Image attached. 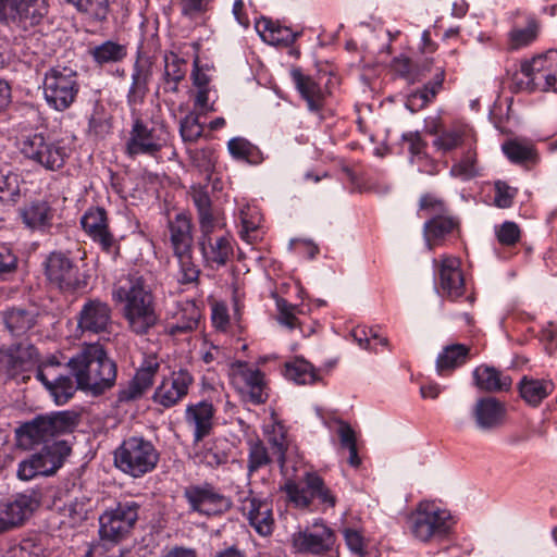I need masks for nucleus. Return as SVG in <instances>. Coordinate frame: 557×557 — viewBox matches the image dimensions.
<instances>
[{
    "label": "nucleus",
    "instance_id": "obj_1",
    "mask_svg": "<svg viewBox=\"0 0 557 557\" xmlns=\"http://www.w3.org/2000/svg\"><path fill=\"white\" fill-rule=\"evenodd\" d=\"M115 301L123 302L122 317L127 330L138 336L147 335L154 329L160 315L153 288L148 277L139 273H129L113 289Z\"/></svg>",
    "mask_w": 557,
    "mask_h": 557
},
{
    "label": "nucleus",
    "instance_id": "obj_2",
    "mask_svg": "<svg viewBox=\"0 0 557 557\" xmlns=\"http://www.w3.org/2000/svg\"><path fill=\"white\" fill-rule=\"evenodd\" d=\"M77 387L100 395L114 385L116 364L99 343L84 345L67 361Z\"/></svg>",
    "mask_w": 557,
    "mask_h": 557
},
{
    "label": "nucleus",
    "instance_id": "obj_3",
    "mask_svg": "<svg viewBox=\"0 0 557 557\" xmlns=\"http://www.w3.org/2000/svg\"><path fill=\"white\" fill-rule=\"evenodd\" d=\"M77 424V414L73 411H58L51 414L37 416L32 421L25 422L16 430L20 446L33 449L60 435L72 432Z\"/></svg>",
    "mask_w": 557,
    "mask_h": 557
},
{
    "label": "nucleus",
    "instance_id": "obj_4",
    "mask_svg": "<svg viewBox=\"0 0 557 557\" xmlns=\"http://www.w3.org/2000/svg\"><path fill=\"white\" fill-rule=\"evenodd\" d=\"M159 458L154 445L141 436L124 440L114 451L115 467L133 478H141L151 472L157 467Z\"/></svg>",
    "mask_w": 557,
    "mask_h": 557
},
{
    "label": "nucleus",
    "instance_id": "obj_5",
    "mask_svg": "<svg viewBox=\"0 0 557 557\" xmlns=\"http://www.w3.org/2000/svg\"><path fill=\"white\" fill-rule=\"evenodd\" d=\"M42 88L48 106L60 112L65 111L78 95V74L69 66H52L44 75Z\"/></svg>",
    "mask_w": 557,
    "mask_h": 557
},
{
    "label": "nucleus",
    "instance_id": "obj_6",
    "mask_svg": "<svg viewBox=\"0 0 557 557\" xmlns=\"http://www.w3.org/2000/svg\"><path fill=\"white\" fill-rule=\"evenodd\" d=\"M47 13L44 0H0V24L20 36L30 33Z\"/></svg>",
    "mask_w": 557,
    "mask_h": 557
},
{
    "label": "nucleus",
    "instance_id": "obj_7",
    "mask_svg": "<svg viewBox=\"0 0 557 557\" xmlns=\"http://www.w3.org/2000/svg\"><path fill=\"white\" fill-rule=\"evenodd\" d=\"M412 535L421 542L446 535L451 525V516L434 503L421 502L408 517Z\"/></svg>",
    "mask_w": 557,
    "mask_h": 557
},
{
    "label": "nucleus",
    "instance_id": "obj_8",
    "mask_svg": "<svg viewBox=\"0 0 557 557\" xmlns=\"http://www.w3.org/2000/svg\"><path fill=\"white\" fill-rule=\"evenodd\" d=\"M140 507L135 500H122L114 508L106 510L99 518L100 539L110 543L123 540L134 529Z\"/></svg>",
    "mask_w": 557,
    "mask_h": 557
},
{
    "label": "nucleus",
    "instance_id": "obj_9",
    "mask_svg": "<svg viewBox=\"0 0 557 557\" xmlns=\"http://www.w3.org/2000/svg\"><path fill=\"white\" fill-rule=\"evenodd\" d=\"M20 149L26 159L50 171L61 169L67 158L66 148L60 141L40 133L24 136Z\"/></svg>",
    "mask_w": 557,
    "mask_h": 557
},
{
    "label": "nucleus",
    "instance_id": "obj_10",
    "mask_svg": "<svg viewBox=\"0 0 557 557\" xmlns=\"http://www.w3.org/2000/svg\"><path fill=\"white\" fill-rule=\"evenodd\" d=\"M183 497L188 504L189 511L206 517L221 516L233 505L230 497L209 482L187 485L183 491Z\"/></svg>",
    "mask_w": 557,
    "mask_h": 557
},
{
    "label": "nucleus",
    "instance_id": "obj_11",
    "mask_svg": "<svg viewBox=\"0 0 557 557\" xmlns=\"http://www.w3.org/2000/svg\"><path fill=\"white\" fill-rule=\"evenodd\" d=\"M77 331L83 335L110 334L113 326V309L100 298H87L76 314Z\"/></svg>",
    "mask_w": 557,
    "mask_h": 557
},
{
    "label": "nucleus",
    "instance_id": "obj_12",
    "mask_svg": "<svg viewBox=\"0 0 557 557\" xmlns=\"http://www.w3.org/2000/svg\"><path fill=\"white\" fill-rule=\"evenodd\" d=\"M48 281L64 292H72L86 286L87 282L79 273L78 267L64 252H51L45 262Z\"/></svg>",
    "mask_w": 557,
    "mask_h": 557
},
{
    "label": "nucleus",
    "instance_id": "obj_13",
    "mask_svg": "<svg viewBox=\"0 0 557 557\" xmlns=\"http://www.w3.org/2000/svg\"><path fill=\"white\" fill-rule=\"evenodd\" d=\"M38 362L36 347L27 343L0 348V380L7 381L29 371Z\"/></svg>",
    "mask_w": 557,
    "mask_h": 557
},
{
    "label": "nucleus",
    "instance_id": "obj_14",
    "mask_svg": "<svg viewBox=\"0 0 557 557\" xmlns=\"http://www.w3.org/2000/svg\"><path fill=\"white\" fill-rule=\"evenodd\" d=\"M305 482L306 487H300L292 481H288L284 486L289 500L297 507H308L313 498L329 508H333L336 505V496L325 485L321 476L315 473H307Z\"/></svg>",
    "mask_w": 557,
    "mask_h": 557
},
{
    "label": "nucleus",
    "instance_id": "obj_15",
    "mask_svg": "<svg viewBox=\"0 0 557 557\" xmlns=\"http://www.w3.org/2000/svg\"><path fill=\"white\" fill-rule=\"evenodd\" d=\"M194 381V375L186 368L172 370L156 388L153 401L164 408L176 406L188 395Z\"/></svg>",
    "mask_w": 557,
    "mask_h": 557
},
{
    "label": "nucleus",
    "instance_id": "obj_16",
    "mask_svg": "<svg viewBox=\"0 0 557 557\" xmlns=\"http://www.w3.org/2000/svg\"><path fill=\"white\" fill-rule=\"evenodd\" d=\"M437 273V293L442 297L455 300L463 295L465 280L460 270V260L444 255L433 260Z\"/></svg>",
    "mask_w": 557,
    "mask_h": 557
},
{
    "label": "nucleus",
    "instance_id": "obj_17",
    "mask_svg": "<svg viewBox=\"0 0 557 557\" xmlns=\"http://www.w3.org/2000/svg\"><path fill=\"white\" fill-rule=\"evenodd\" d=\"M290 542L296 553L322 555L332 549L335 534L324 523H314L311 529L295 532Z\"/></svg>",
    "mask_w": 557,
    "mask_h": 557
},
{
    "label": "nucleus",
    "instance_id": "obj_18",
    "mask_svg": "<svg viewBox=\"0 0 557 557\" xmlns=\"http://www.w3.org/2000/svg\"><path fill=\"white\" fill-rule=\"evenodd\" d=\"M164 146V140L156 135L153 128H149L139 117L135 119L125 144V153L135 159L138 156L158 158Z\"/></svg>",
    "mask_w": 557,
    "mask_h": 557
},
{
    "label": "nucleus",
    "instance_id": "obj_19",
    "mask_svg": "<svg viewBox=\"0 0 557 557\" xmlns=\"http://www.w3.org/2000/svg\"><path fill=\"white\" fill-rule=\"evenodd\" d=\"M471 417L475 428L490 433L499 430L506 422V405L492 396L479 398L472 407Z\"/></svg>",
    "mask_w": 557,
    "mask_h": 557
},
{
    "label": "nucleus",
    "instance_id": "obj_20",
    "mask_svg": "<svg viewBox=\"0 0 557 557\" xmlns=\"http://www.w3.org/2000/svg\"><path fill=\"white\" fill-rule=\"evenodd\" d=\"M39 506L35 493H23L16 495L0 506V533L20 527L28 519Z\"/></svg>",
    "mask_w": 557,
    "mask_h": 557
},
{
    "label": "nucleus",
    "instance_id": "obj_21",
    "mask_svg": "<svg viewBox=\"0 0 557 557\" xmlns=\"http://www.w3.org/2000/svg\"><path fill=\"white\" fill-rule=\"evenodd\" d=\"M84 231L97 243L107 253L116 255L114 237L108 227L107 212L103 208L94 207L88 209L81 219Z\"/></svg>",
    "mask_w": 557,
    "mask_h": 557
},
{
    "label": "nucleus",
    "instance_id": "obj_22",
    "mask_svg": "<svg viewBox=\"0 0 557 557\" xmlns=\"http://www.w3.org/2000/svg\"><path fill=\"white\" fill-rule=\"evenodd\" d=\"M215 408L207 400L190 404L185 410V421L193 428L194 442L199 443L209 436L213 429Z\"/></svg>",
    "mask_w": 557,
    "mask_h": 557
},
{
    "label": "nucleus",
    "instance_id": "obj_23",
    "mask_svg": "<svg viewBox=\"0 0 557 557\" xmlns=\"http://www.w3.org/2000/svg\"><path fill=\"white\" fill-rule=\"evenodd\" d=\"M235 379L243 383V389L248 393L249 400L255 405L264 404L268 400V387L264 374L246 362H237Z\"/></svg>",
    "mask_w": 557,
    "mask_h": 557
},
{
    "label": "nucleus",
    "instance_id": "obj_24",
    "mask_svg": "<svg viewBox=\"0 0 557 557\" xmlns=\"http://www.w3.org/2000/svg\"><path fill=\"white\" fill-rule=\"evenodd\" d=\"M191 199L197 209L200 235L197 242H207L213 238L212 234L220 226L219 220L208 191L205 188H193Z\"/></svg>",
    "mask_w": 557,
    "mask_h": 557
},
{
    "label": "nucleus",
    "instance_id": "obj_25",
    "mask_svg": "<svg viewBox=\"0 0 557 557\" xmlns=\"http://www.w3.org/2000/svg\"><path fill=\"white\" fill-rule=\"evenodd\" d=\"M160 363L156 356H147L128 386L121 391L120 399L131 400L140 397L153 384Z\"/></svg>",
    "mask_w": 557,
    "mask_h": 557
},
{
    "label": "nucleus",
    "instance_id": "obj_26",
    "mask_svg": "<svg viewBox=\"0 0 557 557\" xmlns=\"http://www.w3.org/2000/svg\"><path fill=\"white\" fill-rule=\"evenodd\" d=\"M163 61L164 70L157 92L176 95L180 91V83L185 79L187 62L174 52H165Z\"/></svg>",
    "mask_w": 557,
    "mask_h": 557
},
{
    "label": "nucleus",
    "instance_id": "obj_27",
    "mask_svg": "<svg viewBox=\"0 0 557 557\" xmlns=\"http://www.w3.org/2000/svg\"><path fill=\"white\" fill-rule=\"evenodd\" d=\"M242 510L256 532L263 536L272 533L274 519L271 504L248 497L243 502Z\"/></svg>",
    "mask_w": 557,
    "mask_h": 557
},
{
    "label": "nucleus",
    "instance_id": "obj_28",
    "mask_svg": "<svg viewBox=\"0 0 557 557\" xmlns=\"http://www.w3.org/2000/svg\"><path fill=\"white\" fill-rule=\"evenodd\" d=\"M197 244L206 267H224L234 253L232 236L228 234Z\"/></svg>",
    "mask_w": 557,
    "mask_h": 557
},
{
    "label": "nucleus",
    "instance_id": "obj_29",
    "mask_svg": "<svg viewBox=\"0 0 557 557\" xmlns=\"http://www.w3.org/2000/svg\"><path fill=\"white\" fill-rule=\"evenodd\" d=\"M151 76L152 65L150 61L138 58L133 65L132 84L126 97L129 107H136L144 102Z\"/></svg>",
    "mask_w": 557,
    "mask_h": 557
},
{
    "label": "nucleus",
    "instance_id": "obj_30",
    "mask_svg": "<svg viewBox=\"0 0 557 557\" xmlns=\"http://www.w3.org/2000/svg\"><path fill=\"white\" fill-rule=\"evenodd\" d=\"M194 225L186 213H178L168 222L169 240L173 253L193 248Z\"/></svg>",
    "mask_w": 557,
    "mask_h": 557
},
{
    "label": "nucleus",
    "instance_id": "obj_31",
    "mask_svg": "<svg viewBox=\"0 0 557 557\" xmlns=\"http://www.w3.org/2000/svg\"><path fill=\"white\" fill-rule=\"evenodd\" d=\"M53 209L47 201L36 200L20 209V216L32 231L46 232L52 225Z\"/></svg>",
    "mask_w": 557,
    "mask_h": 557
},
{
    "label": "nucleus",
    "instance_id": "obj_32",
    "mask_svg": "<svg viewBox=\"0 0 557 557\" xmlns=\"http://www.w3.org/2000/svg\"><path fill=\"white\" fill-rule=\"evenodd\" d=\"M473 380L478 388L490 393L508 391L512 384L509 375L486 364H481L474 369Z\"/></svg>",
    "mask_w": 557,
    "mask_h": 557
},
{
    "label": "nucleus",
    "instance_id": "obj_33",
    "mask_svg": "<svg viewBox=\"0 0 557 557\" xmlns=\"http://www.w3.org/2000/svg\"><path fill=\"white\" fill-rule=\"evenodd\" d=\"M34 310L23 307H11L1 312V319L5 330L13 336L26 334L36 324Z\"/></svg>",
    "mask_w": 557,
    "mask_h": 557
},
{
    "label": "nucleus",
    "instance_id": "obj_34",
    "mask_svg": "<svg viewBox=\"0 0 557 557\" xmlns=\"http://www.w3.org/2000/svg\"><path fill=\"white\" fill-rule=\"evenodd\" d=\"M292 77L297 90L307 101L310 111H319L324 103L325 94L320 85L308 75L302 74L298 69L292 71Z\"/></svg>",
    "mask_w": 557,
    "mask_h": 557
},
{
    "label": "nucleus",
    "instance_id": "obj_35",
    "mask_svg": "<svg viewBox=\"0 0 557 557\" xmlns=\"http://www.w3.org/2000/svg\"><path fill=\"white\" fill-rule=\"evenodd\" d=\"M256 27L263 40L273 46L293 45L298 36V33L293 32L289 27L282 26L268 18H262Z\"/></svg>",
    "mask_w": 557,
    "mask_h": 557
},
{
    "label": "nucleus",
    "instance_id": "obj_36",
    "mask_svg": "<svg viewBox=\"0 0 557 557\" xmlns=\"http://www.w3.org/2000/svg\"><path fill=\"white\" fill-rule=\"evenodd\" d=\"M553 391L554 384L548 380L523 376L519 383L520 396L525 403L533 407H537Z\"/></svg>",
    "mask_w": 557,
    "mask_h": 557
},
{
    "label": "nucleus",
    "instance_id": "obj_37",
    "mask_svg": "<svg viewBox=\"0 0 557 557\" xmlns=\"http://www.w3.org/2000/svg\"><path fill=\"white\" fill-rule=\"evenodd\" d=\"M272 424L267 430L268 443L271 445L275 462L283 468L286 461V451L288 449L287 431L284 424L277 420L276 414L272 412Z\"/></svg>",
    "mask_w": 557,
    "mask_h": 557
},
{
    "label": "nucleus",
    "instance_id": "obj_38",
    "mask_svg": "<svg viewBox=\"0 0 557 557\" xmlns=\"http://www.w3.org/2000/svg\"><path fill=\"white\" fill-rule=\"evenodd\" d=\"M457 226L458 222L454 218L442 214L435 215L425 222L423 226V235L428 248L432 250L438 240L450 234Z\"/></svg>",
    "mask_w": 557,
    "mask_h": 557
},
{
    "label": "nucleus",
    "instance_id": "obj_39",
    "mask_svg": "<svg viewBox=\"0 0 557 557\" xmlns=\"http://www.w3.org/2000/svg\"><path fill=\"white\" fill-rule=\"evenodd\" d=\"M469 347L462 344L446 346L436 359V371L440 375L451 372L462 366L468 358Z\"/></svg>",
    "mask_w": 557,
    "mask_h": 557
},
{
    "label": "nucleus",
    "instance_id": "obj_40",
    "mask_svg": "<svg viewBox=\"0 0 557 557\" xmlns=\"http://www.w3.org/2000/svg\"><path fill=\"white\" fill-rule=\"evenodd\" d=\"M69 453L70 448L65 446L64 442H52L34 455L40 458L37 462L38 466L47 469V475H51L62 466L64 456Z\"/></svg>",
    "mask_w": 557,
    "mask_h": 557
},
{
    "label": "nucleus",
    "instance_id": "obj_41",
    "mask_svg": "<svg viewBox=\"0 0 557 557\" xmlns=\"http://www.w3.org/2000/svg\"><path fill=\"white\" fill-rule=\"evenodd\" d=\"M227 149L234 159L245 161L249 164H260L264 159L261 150L243 137L230 139Z\"/></svg>",
    "mask_w": 557,
    "mask_h": 557
},
{
    "label": "nucleus",
    "instance_id": "obj_42",
    "mask_svg": "<svg viewBox=\"0 0 557 557\" xmlns=\"http://www.w3.org/2000/svg\"><path fill=\"white\" fill-rule=\"evenodd\" d=\"M284 375L297 384H313L319 379L313 366L300 358L285 364Z\"/></svg>",
    "mask_w": 557,
    "mask_h": 557
},
{
    "label": "nucleus",
    "instance_id": "obj_43",
    "mask_svg": "<svg viewBox=\"0 0 557 557\" xmlns=\"http://www.w3.org/2000/svg\"><path fill=\"white\" fill-rule=\"evenodd\" d=\"M180 318L168 325L171 335L187 333L197 327L200 312L193 302H187L180 311Z\"/></svg>",
    "mask_w": 557,
    "mask_h": 557
},
{
    "label": "nucleus",
    "instance_id": "obj_44",
    "mask_svg": "<svg viewBox=\"0 0 557 557\" xmlns=\"http://www.w3.org/2000/svg\"><path fill=\"white\" fill-rule=\"evenodd\" d=\"M502 149L512 163L522 164L525 162H537V153L532 145L509 140L503 144Z\"/></svg>",
    "mask_w": 557,
    "mask_h": 557
},
{
    "label": "nucleus",
    "instance_id": "obj_45",
    "mask_svg": "<svg viewBox=\"0 0 557 557\" xmlns=\"http://www.w3.org/2000/svg\"><path fill=\"white\" fill-rule=\"evenodd\" d=\"M275 461L273 450H269L263 442L256 441L249 444L247 470L256 472Z\"/></svg>",
    "mask_w": 557,
    "mask_h": 557
},
{
    "label": "nucleus",
    "instance_id": "obj_46",
    "mask_svg": "<svg viewBox=\"0 0 557 557\" xmlns=\"http://www.w3.org/2000/svg\"><path fill=\"white\" fill-rule=\"evenodd\" d=\"M94 60L102 65L106 63H114L124 59L126 55V47L117 42L108 40L90 50Z\"/></svg>",
    "mask_w": 557,
    "mask_h": 557
},
{
    "label": "nucleus",
    "instance_id": "obj_47",
    "mask_svg": "<svg viewBox=\"0 0 557 557\" xmlns=\"http://www.w3.org/2000/svg\"><path fill=\"white\" fill-rule=\"evenodd\" d=\"M173 255L177 259L180 265V282L183 284L197 282L200 275V269L194 261L193 248L182 250Z\"/></svg>",
    "mask_w": 557,
    "mask_h": 557
},
{
    "label": "nucleus",
    "instance_id": "obj_48",
    "mask_svg": "<svg viewBox=\"0 0 557 557\" xmlns=\"http://www.w3.org/2000/svg\"><path fill=\"white\" fill-rule=\"evenodd\" d=\"M557 65V50H548L544 54L521 62L520 71L523 75L534 72H547L552 66Z\"/></svg>",
    "mask_w": 557,
    "mask_h": 557
},
{
    "label": "nucleus",
    "instance_id": "obj_49",
    "mask_svg": "<svg viewBox=\"0 0 557 557\" xmlns=\"http://www.w3.org/2000/svg\"><path fill=\"white\" fill-rule=\"evenodd\" d=\"M76 388H78L77 385H74L70 376L59 375L53 377V383L48 392L57 405H63L73 397Z\"/></svg>",
    "mask_w": 557,
    "mask_h": 557
},
{
    "label": "nucleus",
    "instance_id": "obj_50",
    "mask_svg": "<svg viewBox=\"0 0 557 557\" xmlns=\"http://www.w3.org/2000/svg\"><path fill=\"white\" fill-rule=\"evenodd\" d=\"M79 12L88 14L97 21H104L109 12V0H66Z\"/></svg>",
    "mask_w": 557,
    "mask_h": 557
},
{
    "label": "nucleus",
    "instance_id": "obj_51",
    "mask_svg": "<svg viewBox=\"0 0 557 557\" xmlns=\"http://www.w3.org/2000/svg\"><path fill=\"white\" fill-rule=\"evenodd\" d=\"M20 196V178L12 172L0 173V200L15 202Z\"/></svg>",
    "mask_w": 557,
    "mask_h": 557
},
{
    "label": "nucleus",
    "instance_id": "obj_52",
    "mask_svg": "<svg viewBox=\"0 0 557 557\" xmlns=\"http://www.w3.org/2000/svg\"><path fill=\"white\" fill-rule=\"evenodd\" d=\"M463 141L461 129H444L434 139L433 145L437 150L448 152L459 147Z\"/></svg>",
    "mask_w": 557,
    "mask_h": 557
},
{
    "label": "nucleus",
    "instance_id": "obj_53",
    "mask_svg": "<svg viewBox=\"0 0 557 557\" xmlns=\"http://www.w3.org/2000/svg\"><path fill=\"white\" fill-rule=\"evenodd\" d=\"M351 336L363 349H373L370 346L371 341H377L382 346H387L388 339L380 336L374 327L357 326L351 331Z\"/></svg>",
    "mask_w": 557,
    "mask_h": 557
},
{
    "label": "nucleus",
    "instance_id": "obj_54",
    "mask_svg": "<svg viewBox=\"0 0 557 557\" xmlns=\"http://www.w3.org/2000/svg\"><path fill=\"white\" fill-rule=\"evenodd\" d=\"M537 24L535 21H529L524 28H516L510 32V42L513 49L531 44L537 35Z\"/></svg>",
    "mask_w": 557,
    "mask_h": 557
},
{
    "label": "nucleus",
    "instance_id": "obj_55",
    "mask_svg": "<svg viewBox=\"0 0 557 557\" xmlns=\"http://www.w3.org/2000/svg\"><path fill=\"white\" fill-rule=\"evenodd\" d=\"M180 134L184 141L194 143L202 134V126L198 122V117L189 113L180 122Z\"/></svg>",
    "mask_w": 557,
    "mask_h": 557
},
{
    "label": "nucleus",
    "instance_id": "obj_56",
    "mask_svg": "<svg viewBox=\"0 0 557 557\" xmlns=\"http://www.w3.org/2000/svg\"><path fill=\"white\" fill-rule=\"evenodd\" d=\"M475 161V152L468 151L459 163L451 166L450 174L456 177H461L462 180H469L475 176L478 173Z\"/></svg>",
    "mask_w": 557,
    "mask_h": 557
},
{
    "label": "nucleus",
    "instance_id": "obj_57",
    "mask_svg": "<svg viewBox=\"0 0 557 557\" xmlns=\"http://www.w3.org/2000/svg\"><path fill=\"white\" fill-rule=\"evenodd\" d=\"M278 310L277 322L289 330H294L298 326V319L295 314L297 306L289 304L284 298L276 300Z\"/></svg>",
    "mask_w": 557,
    "mask_h": 557
},
{
    "label": "nucleus",
    "instance_id": "obj_58",
    "mask_svg": "<svg viewBox=\"0 0 557 557\" xmlns=\"http://www.w3.org/2000/svg\"><path fill=\"white\" fill-rule=\"evenodd\" d=\"M438 94L433 88H429L426 83L422 89L412 92L408 99L407 108L412 112L425 108Z\"/></svg>",
    "mask_w": 557,
    "mask_h": 557
},
{
    "label": "nucleus",
    "instance_id": "obj_59",
    "mask_svg": "<svg viewBox=\"0 0 557 557\" xmlns=\"http://www.w3.org/2000/svg\"><path fill=\"white\" fill-rule=\"evenodd\" d=\"M38 460H40V458L33 455L28 459L21 461L17 468L18 479L28 481L37 475H47L48 470L38 466Z\"/></svg>",
    "mask_w": 557,
    "mask_h": 557
},
{
    "label": "nucleus",
    "instance_id": "obj_60",
    "mask_svg": "<svg viewBox=\"0 0 557 557\" xmlns=\"http://www.w3.org/2000/svg\"><path fill=\"white\" fill-rule=\"evenodd\" d=\"M114 544L100 540L89 546L84 557H123L122 549Z\"/></svg>",
    "mask_w": 557,
    "mask_h": 557
},
{
    "label": "nucleus",
    "instance_id": "obj_61",
    "mask_svg": "<svg viewBox=\"0 0 557 557\" xmlns=\"http://www.w3.org/2000/svg\"><path fill=\"white\" fill-rule=\"evenodd\" d=\"M392 66L401 77L412 82L420 79V71L414 69V63L408 57L399 55L395 58Z\"/></svg>",
    "mask_w": 557,
    "mask_h": 557
},
{
    "label": "nucleus",
    "instance_id": "obj_62",
    "mask_svg": "<svg viewBox=\"0 0 557 557\" xmlns=\"http://www.w3.org/2000/svg\"><path fill=\"white\" fill-rule=\"evenodd\" d=\"M497 239L502 245L512 246L520 239V228L515 222H504L496 231Z\"/></svg>",
    "mask_w": 557,
    "mask_h": 557
},
{
    "label": "nucleus",
    "instance_id": "obj_63",
    "mask_svg": "<svg viewBox=\"0 0 557 557\" xmlns=\"http://www.w3.org/2000/svg\"><path fill=\"white\" fill-rule=\"evenodd\" d=\"M111 124L108 117L98 111H95L88 121V133L96 137H103L110 133Z\"/></svg>",
    "mask_w": 557,
    "mask_h": 557
},
{
    "label": "nucleus",
    "instance_id": "obj_64",
    "mask_svg": "<svg viewBox=\"0 0 557 557\" xmlns=\"http://www.w3.org/2000/svg\"><path fill=\"white\" fill-rule=\"evenodd\" d=\"M45 548L35 537H27L21 541L18 545L17 557H42Z\"/></svg>",
    "mask_w": 557,
    "mask_h": 557
}]
</instances>
